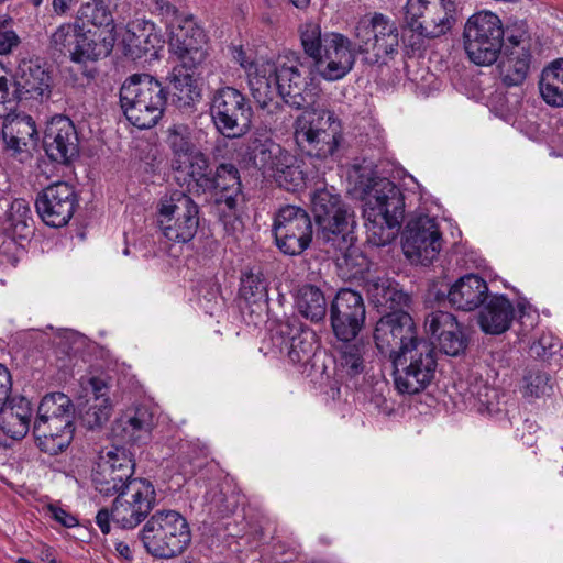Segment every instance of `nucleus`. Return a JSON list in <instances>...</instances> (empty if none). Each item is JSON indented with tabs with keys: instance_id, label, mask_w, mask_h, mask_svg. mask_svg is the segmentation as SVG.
<instances>
[{
	"instance_id": "obj_25",
	"label": "nucleus",
	"mask_w": 563,
	"mask_h": 563,
	"mask_svg": "<svg viewBox=\"0 0 563 563\" xmlns=\"http://www.w3.org/2000/svg\"><path fill=\"white\" fill-rule=\"evenodd\" d=\"M155 426V415L151 407L139 405L128 408L114 421L113 435L125 443H146Z\"/></svg>"
},
{
	"instance_id": "obj_23",
	"label": "nucleus",
	"mask_w": 563,
	"mask_h": 563,
	"mask_svg": "<svg viewBox=\"0 0 563 563\" xmlns=\"http://www.w3.org/2000/svg\"><path fill=\"white\" fill-rule=\"evenodd\" d=\"M170 46L174 48L178 60H183L186 65H200L207 57L203 49L206 43V34L203 30L197 25L192 15H185L169 31Z\"/></svg>"
},
{
	"instance_id": "obj_20",
	"label": "nucleus",
	"mask_w": 563,
	"mask_h": 563,
	"mask_svg": "<svg viewBox=\"0 0 563 563\" xmlns=\"http://www.w3.org/2000/svg\"><path fill=\"white\" fill-rule=\"evenodd\" d=\"M442 238L434 219L423 216L408 223L404 233V254L411 262L428 265L441 251Z\"/></svg>"
},
{
	"instance_id": "obj_5",
	"label": "nucleus",
	"mask_w": 563,
	"mask_h": 563,
	"mask_svg": "<svg viewBox=\"0 0 563 563\" xmlns=\"http://www.w3.org/2000/svg\"><path fill=\"white\" fill-rule=\"evenodd\" d=\"M294 140L302 154L324 159L336 152L342 141V125L333 112L307 108L294 122Z\"/></svg>"
},
{
	"instance_id": "obj_33",
	"label": "nucleus",
	"mask_w": 563,
	"mask_h": 563,
	"mask_svg": "<svg viewBox=\"0 0 563 563\" xmlns=\"http://www.w3.org/2000/svg\"><path fill=\"white\" fill-rule=\"evenodd\" d=\"M113 45L114 36L110 31L86 29L84 21L73 62L81 64L98 60L103 56H108L112 52Z\"/></svg>"
},
{
	"instance_id": "obj_19",
	"label": "nucleus",
	"mask_w": 563,
	"mask_h": 563,
	"mask_svg": "<svg viewBox=\"0 0 563 563\" xmlns=\"http://www.w3.org/2000/svg\"><path fill=\"white\" fill-rule=\"evenodd\" d=\"M365 305L360 292L340 289L330 307L331 327L339 341H353L365 322Z\"/></svg>"
},
{
	"instance_id": "obj_17",
	"label": "nucleus",
	"mask_w": 563,
	"mask_h": 563,
	"mask_svg": "<svg viewBox=\"0 0 563 563\" xmlns=\"http://www.w3.org/2000/svg\"><path fill=\"white\" fill-rule=\"evenodd\" d=\"M134 460L124 448L114 446L100 461L92 474L96 490L104 496H117L125 489L128 482L133 481Z\"/></svg>"
},
{
	"instance_id": "obj_31",
	"label": "nucleus",
	"mask_w": 563,
	"mask_h": 563,
	"mask_svg": "<svg viewBox=\"0 0 563 563\" xmlns=\"http://www.w3.org/2000/svg\"><path fill=\"white\" fill-rule=\"evenodd\" d=\"M487 294L486 282L477 275L468 274L451 286L448 299L459 310L473 311L485 301Z\"/></svg>"
},
{
	"instance_id": "obj_30",
	"label": "nucleus",
	"mask_w": 563,
	"mask_h": 563,
	"mask_svg": "<svg viewBox=\"0 0 563 563\" xmlns=\"http://www.w3.org/2000/svg\"><path fill=\"white\" fill-rule=\"evenodd\" d=\"M233 59L244 70L251 93L257 104L265 103L273 91L266 77L274 71V63L254 60L241 46L234 47Z\"/></svg>"
},
{
	"instance_id": "obj_44",
	"label": "nucleus",
	"mask_w": 563,
	"mask_h": 563,
	"mask_svg": "<svg viewBox=\"0 0 563 563\" xmlns=\"http://www.w3.org/2000/svg\"><path fill=\"white\" fill-rule=\"evenodd\" d=\"M555 382L552 376L540 368L527 369L520 385L522 396L529 400L551 397Z\"/></svg>"
},
{
	"instance_id": "obj_2",
	"label": "nucleus",
	"mask_w": 563,
	"mask_h": 563,
	"mask_svg": "<svg viewBox=\"0 0 563 563\" xmlns=\"http://www.w3.org/2000/svg\"><path fill=\"white\" fill-rule=\"evenodd\" d=\"M167 93L162 84L148 74L128 77L120 88V106L126 120L145 130L155 126L162 119Z\"/></svg>"
},
{
	"instance_id": "obj_64",
	"label": "nucleus",
	"mask_w": 563,
	"mask_h": 563,
	"mask_svg": "<svg viewBox=\"0 0 563 563\" xmlns=\"http://www.w3.org/2000/svg\"><path fill=\"white\" fill-rule=\"evenodd\" d=\"M446 3L451 4V12H454L455 11V5H454V2L452 0H440V3H434V4L438 5V7H444Z\"/></svg>"
},
{
	"instance_id": "obj_10",
	"label": "nucleus",
	"mask_w": 563,
	"mask_h": 563,
	"mask_svg": "<svg viewBox=\"0 0 563 563\" xmlns=\"http://www.w3.org/2000/svg\"><path fill=\"white\" fill-rule=\"evenodd\" d=\"M357 52L367 64H385L399 46V30L394 21L382 13L361 19L354 31Z\"/></svg>"
},
{
	"instance_id": "obj_24",
	"label": "nucleus",
	"mask_w": 563,
	"mask_h": 563,
	"mask_svg": "<svg viewBox=\"0 0 563 563\" xmlns=\"http://www.w3.org/2000/svg\"><path fill=\"white\" fill-rule=\"evenodd\" d=\"M44 147L51 159L67 163L78 154V135L74 123L64 115L52 118L44 134Z\"/></svg>"
},
{
	"instance_id": "obj_55",
	"label": "nucleus",
	"mask_w": 563,
	"mask_h": 563,
	"mask_svg": "<svg viewBox=\"0 0 563 563\" xmlns=\"http://www.w3.org/2000/svg\"><path fill=\"white\" fill-rule=\"evenodd\" d=\"M45 512L47 516H49L53 520H55L63 527L73 528L78 525V519L59 505L48 504L45 507Z\"/></svg>"
},
{
	"instance_id": "obj_29",
	"label": "nucleus",
	"mask_w": 563,
	"mask_h": 563,
	"mask_svg": "<svg viewBox=\"0 0 563 563\" xmlns=\"http://www.w3.org/2000/svg\"><path fill=\"white\" fill-rule=\"evenodd\" d=\"M9 384V390L0 405V432L11 440H21L30 430L32 408L30 401L24 397L13 398L5 406L12 387L10 375Z\"/></svg>"
},
{
	"instance_id": "obj_18",
	"label": "nucleus",
	"mask_w": 563,
	"mask_h": 563,
	"mask_svg": "<svg viewBox=\"0 0 563 563\" xmlns=\"http://www.w3.org/2000/svg\"><path fill=\"white\" fill-rule=\"evenodd\" d=\"M358 54L349 37L341 33L324 34L323 48L313 64L317 73L327 81L344 78L354 67Z\"/></svg>"
},
{
	"instance_id": "obj_12",
	"label": "nucleus",
	"mask_w": 563,
	"mask_h": 563,
	"mask_svg": "<svg viewBox=\"0 0 563 563\" xmlns=\"http://www.w3.org/2000/svg\"><path fill=\"white\" fill-rule=\"evenodd\" d=\"M199 209L190 196L175 190L161 199L157 222L164 236L173 242L192 240L199 225Z\"/></svg>"
},
{
	"instance_id": "obj_32",
	"label": "nucleus",
	"mask_w": 563,
	"mask_h": 563,
	"mask_svg": "<svg viewBox=\"0 0 563 563\" xmlns=\"http://www.w3.org/2000/svg\"><path fill=\"white\" fill-rule=\"evenodd\" d=\"M514 318L515 308L511 301L504 295H495L482 308L478 324L483 332L497 335L510 328Z\"/></svg>"
},
{
	"instance_id": "obj_28",
	"label": "nucleus",
	"mask_w": 563,
	"mask_h": 563,
	"mask_svg": "<svg viewBox=\"0 0 563 563\" xmlns=\"http://www.w3.org/2000/svg\"><path fill=\"white\" fill-rule=\"evenodd\" d=\"M0 118V143L4 151L11 156L27 152L29 144L37 135L33 119L26 114H8Z\"/></svg>"
},
{
	"instance_id": "obj_15",
	"label": "nucleus",
	"mask_w": 563,
	"mask_h": 563,
	"mask_svg": "<svg viewBox=\"0 0 563 563\" xmlns=\"http://www.w3.org/2000/svg\"><path fill=\"white\" fill-rule=\"evenodd\" d=\"M273 231L277 247L286 255L301 254L312 241L310 216L300 207L280 208L274 218Z\"/></svg>"
},
{
	"instance_id": "obj_60",
	"label": "nucleus",
	"mask_w": 563,
	"mask_h": 563,
	"mask_svg": "<svg viewBox=\"0 0 563 563\" xmlns=\"http://www.w3.org/2000/svg\"><path fill=\"white\" fill-rule=\"evenodd\" d=\"M115 551L118 554L125 559V560H132L133 554L132 551L126 542L120 541L115 543Z\"/></svg>"
},
{
	"instance_id": "obj_11",
	"label": "nucleus",
	"mask_w": 563,
	"mask_h": 563,
	"mask_svg": "<svg viewBox=\"0 0 563 563\" xmlns=\"http://www.w3.org/2000/svg\"><path fill=\"white\" fill-rule=\"evenodd\" d=\"M503 23L498 15L482 11L473 14L464 29L465 51L477 65H492L500 54L504 43Z\"/></svg>"
},
{
	"instance_id": "obj_4",
	"label": "nucleus",
	"mask_w": 563,
	"mask_h": 563,
	"mask_svg": "<svg viewBox=\"0 0 563 563\" xmlns=\"http://www.w3.org/2000/svg\"><path fill=\"white\" fill-rule=\"evenodd\" d=\"M363 217L365 225L373 236H378V244H385L390 234L384 236L386 230L400 227L405 213L404 195L387 178L369 180L363 196Z\"/></svg>"
},
{
	"instance_id": "obj_40",
	"label": "nucleus",
	"mask_w": 563,
	"mask_h": 563,
	"mask_svg": "<svg viewBox=\"0 0 563 563\" xmlns=\"http://www.w3.org/2000/svg\"><path fill=\"white\" fill-rule=\"evenodd\" d=\"M453 22L454 18L450 3L444 7L431 3L418 26L417 34L428 38L439 37L452 27Z\"/></svg>"
},
{
	"instance_id": "obj_21",
	"label": "nucleus",
	"mask_w": 563,
	"mask_h": 563,
	"mask_svg": "<svg viewBox=\"0 0 563 563\" xmlns=\"http://www.w3.org/2000/svg\"><path fill=\"white\" fill-rule=\"evenodd\" d=\"M78 205L76 191L65 181H57L41 192L35 200V208L42 221L52 228H62L71 219Z\"/></svg>"
},
{
	"instance_id": "obj_8",
	"label": "nucleus",
	"mask_w": 563,
	"mask_h": 563,
	"mask_svg": "<svg viewBox=\"0 0 563 563\" xmlns=\"http://www.w3.org/2000/svg\"><path fill=\"white\" fill-rule=\"evenodd\" d=\"M395 386L401 394H418L433 380L437 353L433 345L420 340L393 355Z\"/></svg>"
},
{
	"instance_id": "obj_39",
	"label": "nucleus",
	"mask_w": 563,
	"mask_h": 563,
	"mask_svg": "<svg viewBox=\"0 0 563 563\" xmlns=\"http://www.w3.org/2000/svg\"><path fill=\"white\" fill-rule=\"evenodd\" d=\"M296 307L306 319L318 322L327 314V300L320 288L313 285H303L298 289Z\"/></svg>"
},
{
	"instance_id": "obj_1",
	"label": "nucleus",
	"mask_w": 563,
	"mask_h": 563,
	"mask_svg": "<svg viewBox=\"0 0 563 563\" xmlns=\"http://www.w3.org/2000/svg\"><path fill=\"white\" fill-rule=\"evenodd\" d=\"M74 404L64 393H51L38 405L33 434L41 451L56 455L65 451L73 441Z\"/></svg>"
},
{
	"instance_id": "obj_38",
	"label": "nucleus",
	"mask_w": 563,
	"mask_h": 563,
	"mask_svg": "<svg viewBox=\"0 0 563 563\" xmlns=\"http://www.w3.org/2000/svg\"><path fill=\"white\" fill-rule=\"evenodd\" d=\"M542 100L555 108L563 107V58L553 60L543 68L539 79Z\"/></svg>"
},
{
	"instance_id": "obj_7",
	"label": "nucleus",
	"mask_w": 563,
	"mask_h": 563,
	"mask_svg": "<svg viewBox=\"0 0 563 563\" xmlns=\"http://www.w3.org/2000/svg\"><path fill=\"white\" fill-rule=\"evenodd\" d=\"M141 541L151 555L170 559L181 554L191 540L187 520L175 510H157L140 531Z\"/></svg>"
},
{
	"instance_id": "obj_22",
	"label": "nucleus",
	"mask_w": 563,
	"mask_h": 563,
	"mask_svg": "<svg viewBox=\"0 0 563 563\" xmlns=\"http://www.w3.org/2000/svg\"><path fill=\"white\" fill-rule=\"evenodd\" d=\"M374 340L383 354L393 355L402 352L405 347L420 342L416 336V329L411 316L405 311H395L382 317L376 323Z\"/></svg>"
},
{
	"instance_id": "obj_41",
	"label": "nucleus",
	"mask_w": 563,
	"mask_h": 563,
	"mask_svg": "<svg viewBox=\"0 0 563 563\" xmlns=\"http://www.w3.org/2000/svg\"><path fill=\"white\" fill-rule=\"evenodd\" d=\"M241 297L262 312L268 306V284L261 271L243 273L240 287Z\"/></svg>"
},
{
	"instance_id": "obj_53",
	"label": "nucleus",
	"mask_w": 563,
	"mask_h": 563,
	"mask_svg": "<svg viewBox=\"0 0 563 563\" xmlns=\"http://www.w3.org/2000/svg\"><path fill=\"white\" fill-rule=\"evenodd\" d=\"M562 350L559 338L552 333H543L537 342L531 345V351L539 357L549 358Z\"/></svg>"
},
{
	"instance_id": "obj_61",
	"label": "nucleus",
	"mask_w": 563,
	"mask_h": 563,
	"mask_svg": "<svg viewBox=\"0 0 563 563\" xmlns=\"http://www.w3.org/2000/svg\"><path fill=\"white\" fill-rule=\"evenodd\" d=\"M41 559L46 563H57L56 558L51 549H45L42 551Z\"/></svg>"
},
{
	"instance_id": "obj_51",
	"label": "nucleus",
	"mask_w": 563,
	"mask_h": 563,
	"mask_svg": "<svg viewBox=\"0 0 563 563\" xmlns=\"http://www.w3.org/2000/svg\"><path fill=\"white\" fill-rule=\"evenodd\" d=\"M367 291L377 305L395 300L397 291L391 287L389 279L375 278L367 282Z\"/></svg>"
},
{
	"instance_id": "obj_37",
	"label": "nucleus",
	"mask_w": 563,
	"mask_h": 563,
	"mask_svg": "<svg viewBox=\"0 0 563 563\" xmlns=\"http://www.w3.org/2000/svg\"><path fill=\"white\" fill-rule=\"evenodd\" d=\"M530 57L527 46L517 45L510 51L506 46L505 56L498 65L501 80L506 86H519L526 80L530 67Z\"/></svg>"
},
{
	"instance_id": "obj_46",
	"label": "nucleus",
	"mask_w": 563,
	"mask_h": 563,
	"mask_svg": "<svg viewBox=\"0 0 563 563\" xmlns=\"http://www.w3.org/2000/svg\"><path fill=\"white\" fill-rule=\"evenodd\" d=\"M84 21L60 24L51 35V47L60 54L68 56L73 62L76 44Z\"/></svg>"
},
{
	"instance_id": "obj_49",
	"label": "nucleus",
	"mask_w": 563,
	"mask_h": 563,
	"mask_svg": "<svg viewBox=\"0 0 563 563\" xmlns=\"http://www.w3.org/2000/svg\"><path fill=\"white\" fill-rule=\"evenodd\" d=\"M80 16L77 19L97 26L98 29L103 27L102 31H110L112 33L113 16L110 10L104 5L102 1H93L92 3L84 4L79 10Z\"/></svg>"
},
{
	"instance_id": "obj_54",
	"label": "nucleus",
	"mask_w": 563,
	"mask_h": 563,
	"mask_svg": "<svg viewBox=\"0 0 563 563\" xmlns=\"http://www.w3.org/2000/svg\"><path fill=\"white\" fill-rule=\"evenodd\" d=\"M20 43V38L12 29L11 20L0 21V55L9 54Z\"/></svg>"
},
{
	"instance_id": "obj_63",
	"label": "nucleus",
	"mask_w": 563,
	"mask_h": 563,
	"mask_svg": "<svg viewBox=\"0 0 563 563\" xmlns=\"http://www.w3.org/2000/svg\"><path fill=\"white\" fill-rule=\"evenodd\" d=\"M290 1L298 9H305L310 3V0H290Z\"/></svg>"
},
{
	"instance_id": "obj_52",
	"label": "nucleus",
	"mask_w": 563,
	"mask_h": 563,
	"mask_svg": "<svg viewBox=\"0 0 563 563\" xmlns=\"http://www.w3.org/2000/svg\"><path fill=\"white\" fill-rule=\"evenodd\" d=\"M431 5L430 0H407L405 5V20L407 25L416 33L424 14Z\"/></svg>"
},
{
	"instance_id": "obj_9",
	"label": "nucleus",
	"mask_w": 563,
	"mask_h": 563,
	"mask_svg": "<svg viewBox=\"0 0 563 563\" xmlns=\"http://www.w3.org/2000/svg\"><path fill=\"white\" fill-rule=\"evenodd\" d=\"M251 159L265 177L288 191H296L305 184V174L297 158L274 141L254 140L250 146Z\"/></svg>"
},
{
	"instance_id": "obj_3",
	"label": "nucleus",
	"mask_w": 563,
	"mask_h": 563,
	"mask_svg": "<svg viewBox=\"0 0 563 563\" xmlns=\"http://www.w3.org/2000/svg\"><path fill=\"white\" fill-rule=\"evenodd\" d=\"M311 201L319 225L318 239L323 241L324 251L331 256L338 252L345 254L354 239V212L327 188L317 190Z\"/></svg>"
},
{
	"instance_id": "obj_62",
	"label": "nucleus",
	"mask_w": 563,
	"mask_h": 563,
	"mask_svg": "<svg viewBox=\"0 0 563 563\" xmlns=\"http://www.w3.org/2000/svg\"><path fill=\"white\" fill-rule=\"evenodd\" d=\"M507 41H508V45H507V46H508L509 51H510V49H512L514 47H516L517 45H519V46H527V45L521 41V38H520V37L515 36V35H509V36L507 37Z\"/></svg>"
},
{
	"instance_id": "obj_35",
	"label": "nucleus",
	"mask_w": 563,
	"mask_h": 563,
	"mask_svg": "<svg viewBox=\"0 0 563 563\" xmlns=\"http://www.w3.org/2000/svg\"><path fill=\"white\" fill-rule=\"evenodd\" d=\"M172 168L177 174L187 177L189 183H194L203 192H207V188L212 186L209 157L199 148L190 155H186V158L172 161Z\"/></svg>"
},
{
	"instance_id": "obj_16",
	"label": "nucleus",
	"mask_w": 563,
	"mask_h": 563,
	"mask_svg": "<svg viewBox=\"0 0 563 563\" xmlns=\"http://www.w3.org/2000/svg\"><path fill=\"white\" fill-rule=\"evenodd\" d=\"M271 341L274 349L287 354L289 362L300 373L310 375L317 351V342L311 331L284 321L271 330Z\"/></svg>"
},
{
	"instance_id": "obj_34",
	"label": "nucleus",
	"mask_w": 563,
	"mask_h": 563,
	"mask_svg": "<svg viewBox=\"0 0 563 563\" xmlns=\"http://www.w3.org/2000/svg\"><path fill=\"white\" fill-rule=\"evenodd\" d=\"M212 186L207 191L220 194L217 198L219 205L223 203L230 211L235 210L238 197L241 195V181L238 168L230 163L220 164L214 172L211 170Z\"/></svg>"
},
{
	"instance_id": "obj_6",
	"label": "nucleus",
	"mask_w": 563,
	"mask_h": 563,
	"mask_svg": "<svg viewBox=\"0 0 563 563\" xmlns=\"http://www.w3.org/2000/svg\"><path fill=\"white\" fill-rule=\"evenodd\" d=\"M156 492L154 485L144 478L128 482L113 500L111 508H101L96 516V523L103 534L110 532V522L122 529L137 527L155 507Z\"/></svg>"
},
{
	"instance_id": "obj_57",
	"label": "nucleus",
	"mask_w": 563,
	"mask_h": 563,
	"mask_svg": "<svg viewBox=\"0 0 563 563\" xmlns=\"http://www.w3.org/2000/svg\"><path fill=\"white\" fill-rule=\"evenodd\" d=\"M13 100H18L15 97L14 88L11 89L9 79L4 76L0 77V104L9 103Z\"/></svg>"
},
{
	"instance_id": "obj_45",
	"label": "nucleus",
	"mask_w": 563,
	"mask_h": 563,
	"mask_svg": "<svg viewBox=\"0 0 563 563\" xmlns=\"http://www.w3.org/2000/svg\"><path fill=\"white\" fill-rule=\"evenodd\" d=\"M153 31L154 24L148 23L143 29H140L139 24L129 26L122 40L126 54L141 57L142 54H147L151 49H154L159 40Z\"/></svg>"
},
{
	"instance_id": "obj_14",
	"label": "nucleus",
	"mask_w": 563,
	"mask_h": 563,
	"mask_svg": "<svg viewBox=\"0 0 563 563\" xmlns=\"http://www.w3.org/2000/svg\"><path fill=\"white\" fill-rule=\"evenodd\" d=\"M210 111L217 130L225 137L242 136L251 128L253 110L250 101L233 87L216 90Z\"/></svg>"
},
{
	"instance_id": "obj_50",
	"label": "nucleus",
	"mask_w": 563,
	"mask_h": 563,
	"mask_svg": "<svg viewBox=\"0 0 563 563\" xmlns=\"http://www.w3.org/2000/svg\"><path fill=\"white\" fill-rule=\"evenodd\" d=\"M112 406L108 397H97L81 415L82 424L90 429H97L108 422Z\"/></svg>"
},
{
	"instance_id": "obj_47",
	"label": "nucleus",
	"mask_w": 563,
	"mask_h": 563,
	"mask_svg": "<svg viewBox=\"0 0 563 563\" xmlns=\"http://www.w3.org/2000/svg\"><path fill=\"white\" fill-rule=\"evenodd\" d=\"M352 341H341L339 350V368L350 377L358 376L364 372L363 347Z\"/></svg>"
},
{
	"instance_id": "obj_59",
	"label": "nucleus",
	"mask_w": 563,
	"mask_h": 563,
	"mask_svg": "<svg viewBox=\"0 0 563 563\" xmlns=\"http://www.w3.org/2000/svg\"><path fill=\"white\" fill-rule=\"evenodd\" d=\"M74 0H53V10L56 14L63 15L69 10Z\"/></svg>"
},
{
	"instance_id": "obj_27",
	"label": "nucleus",
	"mask_w": 563,
	"mask_h": 563,
	"mask_svg": "<svg viewBox=\"0 0 563 563\" xmlns=\"http://www.w3.org/2000/svg\"><path fill=\"white\" fill-rule=\"evenodd\" d=\"M14 92L18 100L34 99L47 101L52 93V78L41 65L33 60H22L14 79Z\"/></svg>"
},
{
	"instance_id": "obj_36",
	"label": "nucleus",
	"mask_w": 563,
	"mask_h": 563,
	"mask_svg": "<svg viewBox=\"0 0 563 563\" xmlns=\"http://www.w3.org/2000/svg\"><path fill=\"white\" fill-rule=\"evenodd\" d=\"M4 233L13 240H29L34 232V220L30 203L14 199L5 212L2 224Z\"/></svg>"
},
{
	"instance_id": "obj_58",
	"label": "nucleus",
	"mask_w": 563,
	"mask_h": 563,
	"mask_svg": "<svg viewBox=\"0 0 563 563\" xmlns=\"http://www.w3.org/2000/svg\"><path fill=\"white\" fill-rule=\"evenodd\" d=\"M89 386L95 394V398L97 397H106V390L108 386L106 382L100 377H91L89 378Z\"/></svg>"
},
{
	"instance_id": "obj_56",
	"label": "nucleus",
	"mask_w": 563,
	"mask_h": 563,
	"mask_svg": "<svg viewBox=\"0 0 563 563\" xmlns=\"http://www.w3.org/2000/svg\"><path fill=\"white\" fill-rule=\"evenodd\" d=\"M156 7L165 19L168 31H170L186 14L181 13L167 0H156Z\"/></svg>"
},
{
	"instance_id": "obj_48",
	"label": "nucleus",
	"mask_w": 563,
	"mask_h": 563,
	"mask_svg": "<svg viewBox=\"0 0 563 563\" xmlns=\"http://www.w3.org/2000/svg\"><path fill=\"white\" fill-rule=\"evenodd\" d=\"M298 33L306 55L312 60L314 57H319L324 43V34L321 32L320 24L312 21L305 22L299 25Z\"/></svg>"
},
{
	"instance_id": "obj_43",
	"label": "nucleus",
	"mask_w": 563,
	"mask_h": 563,
	"mask_svg": "<svg viewBox=\"0 0 563 563\" xmlns=\"http://www.w3.org/2000/svg\"><path fill=\"white\" fill-rule=\"evenodd\" d=\"M198 65H186L183 60L173 68L169 81L178 100L184 104H190L200 98V92L194 79V69Z\"/></svg>"
},
{
	"instance_id": "obj_42",
	"label": "nucleus",
	"mask_w": 563,
	"mask_h": 563,
	"mask_svg": "<svg viewBox=\"0 0 563 563\" xmlns=\"http://www.w3.org/2000/svg\"><path fill=\"white\" fill-rule=\"evenodd\" d=\"M165 142L173 154L172 161L186 158L198 150L195 142V130L186 123H173L165 131Z\"/></svg>"
},
{
	"instance_id": "obj_26",
	"label": "nucleus",
	"mask_w": 563,
	"mask_h": 563,
	"mask_svg": "<svg viewBox=\"0 0 563 563\" xmlns=\"http://www.w3.org/2000/svg\"><path fill=\"white\" fill-rule=\"evenodd\" d=\"M424 328L446 355L456 356L466 349V338L452 313L441 310L431 312L426 318Z\"/></svg>"
},
{
	"instance_id": "obj_13",
	"label": "nucleus",
	"mask_w": 563,
	"mask_h": 563,
	"mask_svg": "<svg viewBox=\"0 0 563 563\" xmlns=\"http://www.w3.org/2000/svg\"><path fill=\"white\" fill-rule=\"evenodd\" d=\"M310 73L298 59L289 60L279 66L274 64V71L266 77L272 95L265 100V103L258 104L261 109L266 110L267 114H277L282 111L280 104L275 101L277 96L282 97L285 103L296 109H302L307 104L303 96L308 87Z\"/></svg>"
}]
</instances>
